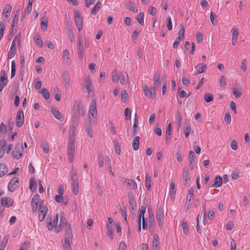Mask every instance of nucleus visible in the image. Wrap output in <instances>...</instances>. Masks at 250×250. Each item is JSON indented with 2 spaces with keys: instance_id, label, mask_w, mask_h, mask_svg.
I'll use <instances>...</instances> for the list:
<instances>
[{
  "instance_id": "nucleus-1",
  "label": "nucleus",
  "mask_w": 250,
  "mask_h": 250,
  "mask_svg": "<svg viewBox=\"0 0 250 250\" xmlns=\"http://www.w3.org/2000/svg\"><path fill=\"white\" fill-rule=\"evenodd\" d=\"M65 227V233H67L68 231L69 233L72 232V229L71 228L70 224L69 223L65 218V216L64 213H61L60 223L57 228V230H55L56 232H60L63 229V227Z\"/></svg>"
},
{
  "instance_id": "nucleus-2",
  "label": "nucleus",
  "mask_w": 250,
  "mask_h": 250,
  "mask_svg": "<svg viewBox=\"0 0 250 250\" xmlns=\"http://www.w3.org/2000/svg\"><path fill=\"white\" fill-rule=\"evenodd\" d=\"M85 108L83 105L78 101H75L73 104V116L74 118H79L85 114Z\"/></svg>"
},
{
  "instance_id": "nucleus-3",
  "label": "nucleus",
  "mask_w": 250,
  "mask_h": 250,
  "mask_svg": "<svg viewBox=\"0 0 250 250\" xmlns=\"http://www.w3.org/2000/svg\"><path fill=\"white\" fill-rule=\"evenodd\" d=\"M73 234L72 232L65 233V237L63 241H62V245L64 250H71L70 244L72 242Z\"/></svg>"
},
{
  "instance_id": "nucleus-4",
  "label": "nucleus",
  "mask_w": 250,
  "mask_h": 250,
  "mask_svg": "<svg viewBox=\"0 0 250 250\" xmlns=\"http://www.w3.org/2000/svg\"><path fill=\"white\" fill-rule=\"evenodd\" d=\"M97 115V110L96 106V101L95 99H93L91 101L88 112V118L89 122H90L91 117H96Z\"/></svg>"
},
{
  "instance_id": "nucleus-5",
  "label": "nucleus",
  "mask_w": 250,
  "mask_h": 250,
  "mask_svg": "<svg viewBox=\"0 0 250 250\" xmlns=\"http://www.w3.org/2000/svg\"><path fill=\"white\" fill-rule=\"evenodd\" d=\"M23 152V148L22 144H18L15 146L12 152V156L18 160L21 157Z\"/></svg>"
},
{
  "instance_id": "nucleus-6",
  "label": "nucleus",
  "mask_w": 250,
  "mask_h": 250,
  "mask_svg": "<svg viewBox=\"0 0 250 250\" xmlns=\"http://www.w3.org/2000/svg\"><path fill=\"white\" fill-rule=\"evenodd\" d=\"M75 22L79 31H80L83 26V21L81 14L78 11H75Z\"/></svg>"
},
{
  "instance_id": "nucleus-7",
  "label": "nucleus",
  "mask_w": 250,
  "mask_h": 250,
  "mask_svg": "<svg viewBox=\"0 0 250 250\" xmlns=\"http://www.w3.org/2000/svg\"><path fill=\"white\" fill-rule=\"evenodd\" d=\"M19 183V178L17 177H14L9 183L8 185V190L10 192H13L18 187V184Z\"/></svg>"
},
{
  "instance_id": "nucleus-8",
  "label": "nucleus",
  "mask_w": 250,
  "mask_h": 250,
  "mask_svg": "<svg viewBox=\"0 0 250 250\" xmlns=\"http://www.w3.org/2000/svg\"><path fill=\"white\" fill-rule=\"evenodd\" d=\"M24 123L23 112L20 109L17 113L16 119V125L18 127H21Z\"/></svg>"
},
{
  "instance_id": "nucleus-9",
  "label": "nucleus",
  "mask_w": 250,
  "mask_h": 250,
  "mask_svg": "<svg viewBox=\"0 0 250 250\" xmlns=\"http://www.w3.org/2000/svg\"><path fill=\"white\" fill-rule=\"evenodd\" d=\"M114 225V222L113 220L110 218H108V226L107 227L108 232H107V235L108 237H109L111 239L113 238V226Z\"/></svg>"
},
{
  "instance_id": "nucleus-10",
  "label": "nucleus",
  "mask_w": 250,
  "mask_h": 250,
  "mask_svg": "<svg viewBox=\"0 0 250 250\" xmlns=\"http://www.w3.org/2000/svg\"><path fill=\"white\" fill-rule=\"evenodd\" d=\"M14 201L10 197H3L1 199V205L5 208H10L14 204Z\"/></svg>"
},
{
  "instance_id": "nucleus-11",
  "label": "nucleus",
  "mask_w": 250,
  "mask_h": 250,
  "mask_svg": "<svg viewBox=\"0 0 250 250\" xmlns=\"http://www.w3.org/2000/svg\"><path fill=\"white\" fill-rule=\"evenodd\" d=\"M125 6L127 9L134 13L138 12V8L135 2L128 1L125 3Z\"/></svg>"
},
{
  "instance_id": "nucleus-12",
  "label": "nucleus",
  "mask_w": 250,
  "mask_h": 250,
  "mask_svg": "<svg viewBox=\"0 0 250 250\" xmlns=\"http://www.w3.org/2000/svg\"><path fill=\"white\" fill-rule=\"evenodd\" d=\"M39 211L40 212L39 219L40 221L42 222L44 220L47 213L48 208L47 207H41V208H39Z\"/></svg>"
},
{
  "instance_id": "nucleus-13",
  "label": "nucleus",
  "mask_w": 250,
  "mask_h": 250,
  "mask_svg": "<svg viewBox=\"0 0 250 250\" xmlns=\"http://www.w3.org/2000/svg\"><path fill=\"white\" fill-rule=\"evenodd\" d=\"M128 198L130 209L134 210L136 204L134 199L133 193L132 192L129 191L128 192Z\"/></svg>"
},
{
  "instance_id": "nucleus-14",
  "label": "nucleus",
  "mask_w": 250,
  "mask_h": 250,
  "mask_svg": "<svg viewBox=\"0 0 250 250\" xmlns=\"http://www.w3.org/2000/svg\"><path fill=\"white\" fill-rule=\"evenodd\" d=\"M148 225L150 226V227H152L153 225H155V221L154 218V215L152 211V209L151 207L148 208Z\"/></svg>"
},
{
  "instance_id": "nucleus-15",
  "label": "nucleus",
  "mask_w": 250,
  "mask_h": 250,
  "mask_svg": "<svg viewBox=\"0 0 250 250\" xmlns=\"http://www.w3.org/2000/svg\"><path fill=\"white\" fill-rule=\"evenodd\" d=\"M12 10V6L10 4H7L5 5L2 11L3 21H5L8 17L7 13H10Z\"/></svg>"
},
{
  "instance_id": "nucleus-16",
  "label": "nucleus",
  "mask_w": 250,
  "mask_h": 250,
  "mask_svg": "<svg viewBox=\"0 0 250 250\" xmlns=\"http://www.w3.org/2000/svg\"><path fill=\"white\" fill-rule=\"evenodd\" d=\"M63 83L65 87H69L70 85V74L68 71H64L62 73Z\"/></svg>"
},
{
  "instance_id": "nucleus-17",
  "label": "nucleus",
  "mask_w": 250,
  "mask_h": 250,
  "mask_svg": "<svg viewBox=\"0 0 250 250\" xmlns=\"http://www.w3.org/2000/svg\"><path fill=\"white\" fill-rule=\"evenodd\" d=\"M164 214L163 209L161 207H159V205H157V214H156V219L158 222H160L161 221H164Z\"/></svg>"
},
{
  "instance_id": "nucleus-18",
  "label": "nucleus",
  "mask_w": 250,
  "mask_h": 250,
  "mask_svg": "<svg viewBox=\"0 0 250 250\" xmlns=\"http://www.w3.org/2000/svg\"><path fill=\"white\" fill-rule=\"evenodd\" d=\"M223 183V179L220 176H217L214 180V183L211 185V188H218L220 187Z\"/></svg>"
},
{
  "instance_id": "nucleus-19",
  "label": "nucleus",
  "mask_w": 250,
  "mask_h": 250,
  "mask_svg": "<svg viewBox=\"0 0 250 250\" xmlns=\"http://www.w3.org/2000/svg\"><path fill=\"white\" fill-rule=\"evenodd\" d=\"M161 77V73L159 71L155 72L154 75V86L155 88H158L160 84V79Z\"/></svg>"
},
{
  "instance_id": "nucleus-20",
  "label": "nucleus",
  "mask_w": 250,
  "mask_h": 250,
  "mask_svg": "<svg viewBox=\"0 0 250 250\" xmlns=\"http://www.w3.org/2000/svg\"><path fill=\"white\" fill-rule=\"evenodd\" d=\"M51 112L54 117L60 121H62L63 119L62 114L56 108H52Z\"/></svg>"
},
{
  "instance_id": "nucleus-21",
  "label": "nucleus",
  "mask_w": 250,
  "mask_h": 250,
  "mask_svg": "<svg viewBox=\"0 0 250 250\" xmlns=\"http://www.w3.org/2000/svg\"><path fill=\"white\" fill-rule=\"evenodd\" d=\"M207 65L202 63H199L196 67V72L195 74H198L204 72L207 69Z\"/></svg>"
},
{
  "instance_id": "nucleus-22",
  "label": "nucleus",
  "mask_w": 250,
  "mask_h": 250,
  "mask_svg": "<svg viewBox=\"0 0 250 250\" xmlns=\"http://www.w3.org/2000/svg\"><path fill=\"white\" fill-rule=\"evenodd\" d=\"M72 192L75 195H77L79 193V184L78 182V180H72Z\"/></svg>"
},
{
  "instance_id": "nucleus-23",
  "label": "nucleus",
  "mask_w": 250,
  "mask_h": 250,
  "mask_svg": "<svg viewBox=\"0 0 250 250\" xmlns=\"http://www.w3.org/2000/svg\"><path fill=\"white\" fill-rule=\"evenodd\" d=\"M37 183L34 177H31L29 181V189L32 192L36 190Z\"/></svg>"
},
{
  "instance_id": "nucleus-24",
  "label": "nucleus",
  "mask_w": 250,
  "mask_h": 250,
  "mask_svg": "<svg viewBox=\"0 0 250 250\" xmlns=\"http://www.w3.org/2000/svg\"><path fill=\"white\" fill-rule=\"evenodd\" d=\"M34 40L36 44L40 47L43 46V43L42 40L41 36L38 34H36L34 37Z\"/></svg>"
},
{
  "instance_id": "nucleus-25",
  "label": "nucleus",
  "mask_w": 250,
  "mask_h": 250,
  "mask_svg": "<svg viewBox=\"0 0 250 250\" xmlns=\"http://www.w3.org/2000/svg\"><path fill=\"white\" fill-rule=\"evenodd\" d=\"M40 200V195L38 194H35L31 201V207H38Z\"/></svg>"
},
{
  "instance_id": "nucleus-26",
  "label": "nucleus",
  "mask_w": 250,
  "mask_h": 250,
  "mask_svg": "<svg viewBox=\"0 0 250 250\" xmlns=\"http://www.w3.org/2000/svg\"><path fill=\"white\" fill-rule=\"evenodd\" d=\"M85 87L88 93H90L91 92H92L93 89L92 83L91 80L89 78L85 82Z\"/></svg>"
},
{
  "instance_id": "nucleus-27",
  "label": "nucleus",
  "mask_w": 250,
  "mask_h": 250,
  "mask_svg": "<svg viewBox=\"0 0 250 250\" xmlns=\"http://www.w3.org/2000/svg\"><path fill=\"white\" fill-rule=\"evenodd\" d=\"M8 169L6 166L3 164H0V177H2L8 173Z\"/></svg>"
},
{
  "instance_id": "nucleus-28",
  "label": "nucleus",
  "mask_w": 250,
  "mask_h": 250,
  "mask_svg": "<svg viewBox=\"0 0 250 250\" xmlns=\"http://www.w3.org/2000/svg\"><path fill=\"white\" fill-rule=\"evenodd\" d=\"M127 184L129 186H132L134 189L137 188V185L136 182L131 179H125L124 181V184Z\"/></svg>"
},
{
  "instance_id": "nucleus-29",
  "label": "nucleus",
  "mask_w": 250,
  "mask_h": 250,
  "mask_svg": "<svg viewBox=\"0 0 250 250\" xmlns=\"http://www.w3.org/2000/svg\"><path fill=\"white\" fill-rule=\"evenodd\" d=\"M62 57H63L64 63H66L67 65H69L70 64L71 61H69V53L67 49L63 50Z\"/></svg>"
},
{
  "instance_id": "nucleus-30",
  "label": "nucleus",
  "mask_w": 250,
  "mask_h": 250,
  "mask_svg": "<svg viewBox=\"0 0 250 250\" xmlns=\"http://www.w3.org/2000/svg\"><path fill=\"white\" fill-rule=\"evenodd\" d=\"M144 13L143 12H142L138 14L136 17V20L142 26L144 25Z\"/></svg>"
},
{
  "instance_id": "nucleus-31",
  "label": "nucleus",
  "mask_w": 250,
  "mask_h": 250,
  "mask_svg": "<svg viewBox=\"0 0 250 250\" xmlns=\"http://www.w3.org/2000/svg\"><path fill=\"white\" fill-rule=\"evenodd\" d=\"M101 7V2L100 0H98L91 10V14L93 15H96L98 11H99Z\"/></svg>"
},
{
  "instance_id": "nucleus-32",
  "label": "nucleus",
  "mask_w": 250,
  "mask_h": 250,
  "mask_svg": "<svg viewBox=\"0 0 250 250\" xmlns=\"http://www.w3.org/2000/svg\"><path fill=\"white\" fill-rule=\"evenodd\" d=\"M75 151V142L68 141L67 153H74Z\"/></svg>"
},
{
  "instance_id": "nucleus-33",
  "label": "nucleus",
  "mask_w": 250,
  "mask_h": 250,
  "mask_svg": "<svg viewBox=\"0 0 250 250\" xmlns=\"http://www.w3.org/2000/svg\"><path fill=\"white\" fill-rule=\"evenodd\" d=\"M48 20L46 17H42L41 22V28L42 31H45L47 27Z\"/></svg>"
},
{
  "instance_id": "nucleus-34",
  "label": "nucleus",
  "mask_w": 250,
  "mask_h": 250,
  "mask_svg": "<svg viewBox=\"0 0 250 250\" xmlns=\"http://www.w3.org/2000/svg\"><path fill=\"white\" fill-rule=\"evenodd\" d=\"M139 141L140 137L139 136L135 137L132 142V147L134 150H138L139 148Z\"/></svg>"
},
{
  "instance_id": "nucleus-35",
  "label": "nucleus",
  "mask_w": 250,
  "mask_h": 250,
  "mask_svg": "<svg viewBox=\"0 0 250 250\" xmlns=\"http://www.w3.org/2000/svg\"><path fill=\"white\" fill-rule=\"evenodd\" d=\"M151 180L148 174H146L145 178V186L147 190H149L151 188Z\"/></svg>"
},
{
  "instance_id": "nucleus-36",
  "label": "nucleus",
  "mask_w": 250,
  "mask_h": 250,
  "mask_svg": "<svg viewBox=\"0 0 250 250\" xmlns=\"http://www.w3.org/2000/svg\"><path fill=\"white\" fill-rule=\"evenodd\" d=\"M170 190H169V194L170 197L171 198H174L175 196V194L176 193V190L175 189V184L173 182H171L170 183Z\"/></svg>"
},
{
  "instance_id": "nucleus-37",
  "label": "nucleus",
  "mask_w": 250,
  "mask_h": 250,
  "mask_svg": "<svg viewBox=\"0 0 250 250\" xmlns=\"http://www.w3.org/2000/svg\"><path fill=\"white\" fill-rule=\"evenodd\" d=\"M146 205H142L139 210L138 216L139 218H145L144 214L146 212Z\"/></svg>"
},
{
  "instance_id": "nucleus-38",
  "label": "nucleus",
  "mask_w": 250,
  "mask_h": 250,
  "mask_svg": "<svg viewBox=\"0 0 250 250\" xmlns=\"http://www.w3.org/2000/svg\"><path fill=\"white\" fill-rule=\"evenodd\" d=\"M104 157L102 153H99L98 157V165L100 167H102L104 165Z\"/></svg>"
},
{
  "instance_id": "nucleus-39",
  "label": "nucleus",
  "mask_w": 250,
  "mask_h": 250,
  "mask_svg": "<svg viewBox=\"0 0 250 250\" xmlns=\"http://www.w3.org/2000/svg\"><path fill=\"white\" fill-rule=\"evenodd\" d=\"M105 162H106V164L107 165V167H108V169L109 170V172L112 174V175L114 176V172L112 170L110 159L109 157V156H105Z\"/></svg>"
},
{
  "instance_id": "nucleus-40",
  "label": "nucleus",
  "mask_w": 250,
  "mask_h": 250,
  "mask_svg": "<svg viewBox=\"0 0 250 250\" xmlns=\"http://www.w3.org/2000/svg\"><path fill=\"white\" fill-rule=\"evenodd\" d=\"M40 92L42 94V96L45 100H47L49 98L50 94L48 90L46 88H42Z\"/></svg>"
},
{
  "instance_id": "nucleus-41",
  "label": "nucleus",
  "mask_w": 250,
  "mask_h": 250,
  "mask_svg": "<svg viewBox=\"0 0 250 250\" xmlns=\"http://www.w3.org/2000/svg\"><path fill=\"white\" fill-rule=\"evenodd\" d=\"M0 81L1 82H2V81L8 82L7 76L4 70H2L0 71Z\"/></svg>"
},
{
  "instance_id": "nucleus-42",
  "label": "nucleus",
  "mask_w": 250,
  "mask_h": 250,
  "mask_svg": "<svg viewBox=\"0 0 250 250\" xmlns=\"http://www.w3.org/2000/svg\"><path fill=\"white\" fill-rule=\"evenodd\" d=\"M79 124V119L78 118H74V117H72V123L70 125V129H74L76 130V126Z\"/></svg>"
},
{
  "instance_id": "nucleus-43",
  "label": "nucleus",
  "mask_w": 250,
  "mask_h": 250,
  "mask_svg": "<svg viewBox=\"0 0 250 250\" xmlns=\"http://www.w3.org/2000/svg\"><path fill=\"white\" fill-rule=\"evenodd\" d=\"M182 228L183 230V233L185 235H187L189 232L188 225L186 221H183L182 223Z\"/></svg>"
},
{
  "instance_id": "nucleus-44",
  "label": "nucleus",
  "mask_w": 250,
  "mask_h": 250,
  "mask_svg": "<svg viewBox=\"0 0 250 250\" xmlns=\"http://www.w3.org/2000/svg\"><path fill=\"white\" fill-rule=\"evenodd\" d=\"M7 132V126L3 123H1L0 125V133L4 137Z\"/></svg>"
},
{
  "instance_id": "nucleus-45",
  "label": "nucleus",
  "mask_w": 250,
  "mask_h": 250,
  "mask_svg": "<svg viewBox=\"0 0 250 250\" xmlns=\"http://www.w3.org/2000/svg\"><path fill=\"white\" fill-rule=\"evenodd\" d=\"M194 195V188H191L188 191L187 197V201H190L191 200L192 198L193 197Z\"/></svg>"
},
{
  "instance_id": "nucleus-46",
  "label": "nucleus",
  "mask_w": 250,
  "mask_h": 250,
  "mask_svg": "<svg viewBox=\"0 0 250 250\" xmlns=\"http://www.w3.org/2000/svg\"><path fill=\"white\" fill-rule=\"evenodd\" d=\"M75 132L74 129H70L69 132L68 141L75 142Z\"/></svg>"
},
{
  "instance_id": "nucleus-47",
  "label": "nucleus",
  "mask_w": 250,
  "mask_h": 250,
  "mask_svg": "<svg viewBox=\"0 0 250 250\" xmlns=\"http://www.w3.org/2000/svg\"><path fill=\"white\" fill-rule=\"evenodd\" d=\"M159 245V237L157 234H155L153 238L152 246L158 247Z\"/></svg>"
},
{
  "instance_id": "nucleus-48",
  "label": "nucleus",
  "mask_w": 250,
  "mask_h": 250,
  "mask_svg": "<svg viewBox=\"0 0 250 250\" xmlns=\"http://www.w3.org/2000/svg\"><path fill=\"white\" fill-rule=\"evenodd\" d=\"M191 130V127L190 124L188 121H186L184 123V132L190 133Z\"/></svg>"
},
{
  "instance_id": "nucleus-49",
  "label": "nucleus",
  "mask_w": 250,
  "mask_h": 250,
  "mask_svg": "<svg viewBox=\"0 0 250 250\" xmlns=\"http://www.w3.org/2000/svg\"><path fill=\"white\" fill-rule=\"evenodd\" d=\"M204 100L207 103H209L213 100V97L211 94L206 93L204 95Z\"/></svg>"
},
{
  "instance_id": "nucleus-50",
  "label": "nucleus",
  "mask_w": 250,
  "mask_h": 250,
  "mask_svg": "<svg viewBox=\"0 0 250 250\" xmlns=\"http://www.w3.org/2000/svg\"><path fill=\"white\" fill-rule=\"evenodd\" d=\"M5 28V23L3 22H0V40L2 38L4 29Z\"/></svg>"
},
{
  "instance_id": "nucleus-51",
  "label": "nucleus",
  "mask_w": 250,
  "mask_h": 250,
  "mask_svg": "<svg viewBox=\"0 0 250 250\" xmlns=\"http://www.w3.org/2000/svg\"><path fill=\"white\" fill-rule=\"evenodd\" d=\"M16 53V49L10 48L8 52V58L9 59H12L14 57Z\"/></svg>"
},
{
  "instance_id": "nucleus-52",
  "label": "nucleus",
  "mask_w": 250,
  "mask_h": 250,
  "mask_svg": "<svg viewBox=\"0 0 250 250\" xmlns=\"http://www.w3.org/2000/svg\"><path fill=\"white\" fill-rule=\"evenodd\" d=\"M182 176L183 179H189V172L188 169L187 167H185L184 168Z\"/></svg>"
},
{
  "instance_id": "nucleus-53",
  "label": "nucleus",
  "mask_w": 250,
  "mask_h": 250,
  "mask_svg": "<svg viewBox=\"0 0 250 250\" xmlns=\"http://www.w3.org/2000/svg\"><path fill=\"white\" fill-rule=\"evenodd\" d=\"M131 110L129 107H127L125 110V115L127 120H130L131 118Z\"/></svg>"
},
{
  "instance_id": "nucleus-54",
  "label": "nucleus",
  "mask_w": 250,
  "mask_h": 250,
  "mask_svg": "<svg viewBox=\"0 0 250 250\" xmlns=\"http://www.w3.org/2000/svg\"><path fill=\"white\" fill-rule=\"evenodd\" d=\"M247 60L244 59L241 62V65L240 66V69L243 71L245 72L247 69Z\"/></svg>"
},
{
  "instance_id": "nucleus-55",
  "label": "nucleus",
  "mask_w": 250,
  "mask_h": 250,
  "mask_svg": "<svg viewBox=\"0 0 250 250\" xmlns=\"http://www.w3.org/2000/svg\"><path fill=\"white\" fill-rule=\"evenodd\" d=\"M181 120H182V117L180 115V114H178L176 116V121L177 123L178 129L181 127Z\"/></svg>"
},
{
  "instance_id": "nucleus-56",
  "label": "nucleus",
  "mask_w": 250,
  "mask_h": 250,
  "mask_svg": "<svg viewBox=\"0 0 250 250\" xmlns=\"http://www.w3.org/2000/svg\"><path fill=\"white\" fill-rule=\"evenodd\" d=\"M232 38H238V35H239V31L238 29L235 28V27H233L232 30Z\"/></svg>"
},
{
  "instance_id": "nucleus-57",
  "label": "nucleus",
  "mask_w": 250,
  "mask_h": 250,
  "mask_svg": "<svg viewBox=\"0 0 250 250\" xmlns=\"http://www.w3.org/2000/svg\"><path fill=\"white\" fill-rule=\"evenodd\" d=\"M120 209L123 217L124 218H125V217H127L126 208L124 205L122 204V205H120Z\"/></svg>"
},
{
  "instance_id": "nucleus-58",
  "label": "nucleus",
  "mask_w": 250,
  "mask_h": 250,
  "mask_svg": "<svg viewBox=\"0 0 250 250\" xmlns=\"http://www.w3.org/2000/svg\"><path fill=\"white\" fill-rule=\"evenodd\" d=\"M196 39L198 43H201L203 41V35L201 33L198 32L196 36Z\"/></svg>"
},
{
  "instance_id": "nucleus-59",
  "label": "nucleus",
  "mask_w": 250,
  "mask_h": 250,
  "mask_svg": "<svg viewBox=\"0 0 250 250\" xmlns=\"http://www.w3.org/2000/svg\"><path fill=\"white\" fill-rule=\"evenodd\" d=\"M189 163H193V161H194L195 159V155L194 152L191 150L189 151Z\"/></svg>"
},
{
  "instance_id": "nucleus-60",
  "label": "nucleus",
  "mask_w": 250,
  "mask_h": 250,
  "mask_svg": "<svg viewBox=\"0 0 250 250\" xmlns=\"http://www.w3.org/2000/svg\"><path fill=\"white\" fill-rule=\"evenodd\" d=\"M233 94L235 96L236 98H238L241 97L242 92L241 90L235 88H233Z\"/></svg>"
},
{
  "instance_id": "nucleus-61",
  "label": "nucleus",
  "mask_w": 250,
  "mask_h": 250,
  "mask_svg": "<svg viewBox=\"0 0 250 250\" xmlns=\"http://www.w3.org/2000/svg\"><path fill=\"white\" fill-rule=\"evenodd\" d=\"M140 32H141V30L138 28L136 29L133 31V34H132V39L133 40H135L138 38V35H139V33H140Z\"/></svg>"
},
{
  "instance_id": "nucleus-62",
  "label": "nucleus",
  "mask_w": 250,
  "mask_h": 250,
  "mask_svg": "<svg viewBox=\"0 0 250 250\" xmlns=\"http://www.w3.org/2000/svg\"><path fill=\"white\" fill-rule=\"evenodd\" d=\"M30 243L29 241H25L22 244L20 248L23 249L24 250H27L30 247Z\"/></svg>"
},
{
  "instance_id": "nucleus-63",
  "label": "nucleus",
  "mask_w": 250,
  "mask_h": 250,
  "mask_svg": "<svg viewBox=\"0 0 250 250\" xmlns=\"http://www.w3.org/2000/svg\"><path fill=\"white\" fill-rule=\"evenodd\" d=\"M42 146L43 149V151L45 153H47L49 152V146L47 143L46 142L43 141L42 142Z\"/></svg>"
},
{
  "instance_id": "nucleus-64",
  "label": "nucleus",
  "mask_w": 250,
  "mask_h": 250,
  "mask_svg": "<svg viewBox=\"0 0 250 250\" xmlns=\"http://www.w3.org/2000/svg\"><path fill=\"white\" fill-rule=\"evenodd\" d=\"M181 37H178L175 40L173 44V47L176 48L179 45L180 42L182 41Z\"/></svg>"
}]
</instances>
